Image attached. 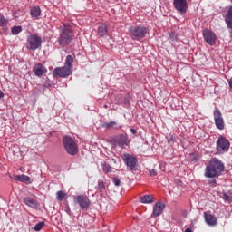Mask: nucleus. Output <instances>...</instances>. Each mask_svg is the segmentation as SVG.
<instances>
[{
	"label": "nucleus",
	"instance_id": "2f4dec72",
	"mask_svg": "<svg viewBox=\"0 0 232 232\" xmlns=\"http://www.w3.org/2000/svg\"><path fill=\"white\" fill-rule=\"evenodd\" d=\"M169 39L170 41H177V34H175V33L169 34Z\"/></svg>",
	"mask_w": 232,
	"mask_h": 232
},
{
	"label": "nucleus",
	"instance_id": "f704fd0d",
	"mask_svg": "<svg viewBox=\"0 0 232 232\" xmlns=\"http://www.w3.org/2000/svg\"><path fill=\"white\" fill-rule=\"evenodd\" d=\"M150 177H157V170L155 169L150 170Z\"/></svg>",
	"mask_w": 232,
	"mask_h": 232
},
{
	"label": "nucleus",
	"instance_id": "0eeeda50",
	"mask_svg": "<svg viewBox=\"0 0 232 232\" xmlns=\"http://www.w3.org/2000/svg\"><path fill=\"white\" fill-rule=\"evenodd\" d=\"M216 150L218 155H224V153H227L229 151V140L224 137H219L217 140Z\"/></svg>",
	"mask_w": 232,
	"mask_h": 232
},
{
	"label": "nucleus",
	"instance_id": "7ed1b4c3",
	"mask_svg": "<svg viewBox=\"0 0 232 232\" xmlns=\"http://www.w3.org/2000/svg\"><path fill=\"white\" fill-rule=\"evenodd\" d=\"M149 32L150 29L144 25H133L129 28V35L132 41H140L144 39Z\"/></svg>",
	"mask_w": 232,
	"mask_h": 232
},
{
	"label": "nucleus",
	"instance_id": "20e7f679",
	"mask_svg": "<svg viewBox=\"0 0 232 232\" xmlns=\"http://www.w3.org/2000/svg\"><path fill=\"white\" fill-rule=\"evenodd\" d=\"M63 144L65 151L69 155H77L79 153V147L77 146V141L70 137V136H64L63 139Z\"/></svg>",
	"mask_w": 232,
	"mask_h": 232
},
{
	"label": "nucleus",
	"instance_id": "72a5a7b5",
	"mask_svg": "<svg viewBox=\"0 0 232 232\" xmlns=\"http://www.w3.org/2000/svg\"><path fill=\"white\" fill-rule=\"evenodd\" d=\"M112 182L116 186H121V179H119V178H113Z\"/></svg>",
	"mask_w": 232,
	"mask_h": 232
},
{
	"label": "nucleus",
	"instance_id": "b1692460",
	"mask_svg": "<svg viewBox=\"0 0 232 232\" xmlns=\"http://www.w3.org/2000/svg\"><path fill=\"white\" fill-rule=\"evenodd\" d=\"M23 32V27L21 26H14L11 29V34L13 35H17L18 34H21Z\"/></svg>",
	"mask_w": 232,
	"mask_h": 232
},
{
	"label": "nucleus",
	"instance_id": "473e14b6",
	"mask_svg": "<svg viewBox=\"0 0 232 232\" xmlns=\"http://www.w3.org/2000/svg\"><path fill=\"white\" fill-rule=\"evenodd\" d=\"M221 198H223V200L229 202V195H227V193L223 192L221 195Z\"/></svg>",
	"mask_w": 232,
	"mask_h": 232
},
{
	"label": "nucleus",
	"instance_id": "f8f14e48",
	"mask_svg": "<svg viewBox=\"0 0 232 232\" xmlns=\"http://www.w3.org/2000/svg\"><path fill=\"white\" fill-rule=\"evenodd\" d=\"M214 121L218 130H224V118L222 117V112L218 108H215L213 111Z\"/></svg>",
	"mask_w": 232,
	"mask_h": 232
},
{
	"label": "nucleus",
	"instance_id": "ddd939ff",
	"mask_svg": "<svg viewBox=\"0 0 232 232\" xmlns=\"http://www.w3.org/2000/svg\"><path fill=\"white\" fill-rule=\"evenodd\" d=\"M113 144L115 147L120 146V148H123V146H128L130 144V140H128V136L119 134L113 138Z\"/></svg>",
	"mask_w": 232,
	"mask_h": 232
},
{
	"label": "nucleus",
	"instance_id": "393cba45",
	"mask_svg": "<svg viewBox=\"0 0 232 232\" xmlns=\"http://www.w3.org/2000/svg\"><path fill=\"white\" fill-rule=\"evenodd\" d=\"M56 197H57V200L61 202L64 200V197H66V193H64V191L63 190H60L56 193Z\"/></svg>",
	"mask_w": 232,
	"mask_h": 232
},
{
	"label": "nucleus",
	"instance_id": "79ce46f5",
	"mask_svg": "<svg viewBox=\"0 0 232 232\" xmlns=\"http://www.w3.org/2000/svg\"><path fill=\"white\" fill-rule=\"evenodd\" d=\"M185 232H193L190 228H186Z\"/></svg>",
	"mask_w": 232,
	"mask_h": 232
},
{
	"label": "nucleus",
	"instance_id": "ea45409f",
	"mask_svg": "<svg viewBox=\"0 0 232 232\" xmlns=\"http://www.w3.org/2000/svg\"><path fill=\"white\" fill-rule=\"evenodd\" d=\"M5 97V93H3L1 91H0V99H3Z\"/></svg>",
	"mask_w": 232,
	"mask_h": 232
},
{
	"label": "nucleus",
	"instance_id": "412c9836",
	"mask_svg": "<svg viewBox=\"0 0 232 232\" xmlns=\"http://www.w3.org/2000/svg\"><path fill=\"white\" fill-rule=\"evenodd\" d=\"M98 35H100V37L108 35V26H106V24H103L98 27Z\"/></svg>",
	"mask_w": 232,
	"mask_h": 232
},
{
	"label": "nucleus",
	"instance_id": "a878e982",
	"mask_svg": "<svg viewBox=\"0 0 232 232\" xmlns=\"http://www.w3.org/2000/svg\"><path fill=\"white\" fill-rule=\"evenodd\" d=\"M102 169L105 173H111V166L108 163H103L102 165Z\"/></svg>",
	"mask_w": 232,
	"mask_h": 232
},
{
	"label": "nucleus",
	"instance_id": "f3484780",
	"mask_svg": "<svg viewBox=\"0 0 232 232\" xmlns=\"http://www.w3.org/2000/svg\"><path fill=\"white\" fill-rule=\"evenodd\" d=\"M204 217L208 226H217V217L208 214V212H204Z\"/></svg>",
	"mask_w": 232,
	"mask_h": 232
},
{
	"label": "nucleus",
	"instance_id": "423d86ee",
	"mask_svg": "<svg viewBox=\"0 0 232 232\" xmlns=\"http://www.w3.org/2000/svg\"><path fill=\"white\" fill-rule=\"evenodd\" d=\"M74 204H78L82 211H88L90 206H92V201L87 196L78 195L73 198Z\"/></svg>",
	"mask_w": 232,
	"mask_h": 232
},
{
	"label": "nucleus",
	"instance_id": "e433bc0d",
	"mask_svg": "<svg viewBox=\"0 0 232 232\" xmlns=\"http://www.w3.org/2000/svg\"><path fill=\"white\" fill-rule=\"evenodd\" d=\"M123 102V104H129L130 103V96H125L124 101L121 102Z\"/></svg>",
	"mask_w": 232,
	"mask_h": 232
},
{
	"label": "nucleus",
	"instance_id": "4c0bfd02",
	"mask_svg": "<svg viewBox=\"0 0 232 232\" xmlns=\"http://www.w3.org/2000/svg\"><path fill=\"white\" fill-rule=\"evenodd\" d=\"M65 213H67V215H72V210L70 209V207H66L65 208Z\"/></svg>",
	"mask_w": 232,
	"mask_h": 232
},
{
	"label": "nucleus",
	"instance_id": "58836bf2",
	"mask_svg": "<svg viewBox=\"0 0 232 232\" xmlns=\"http://www.w3.org/2000/svg\"><path fill=\"white\" fill-rule=\"evenodd\" d=\"M130 132H131L133 135H135V134L137 133V130H135V129H130Z\"/></svg>",
	"mask_w": 232,
	"mask_h": 232
},
{
	"label": "nucleus",
	"instance_id": "1a4fd4ad",
	"mask_svg": "<svg viewBox=\"0 0 232 232\" xmlns=\"http://www.w3.org/2000/svg\"><path fill=\"white\" fill-rule=\"evenodd\" d=\"M72 70L67 67H56L53 71V77H60L61 79H65V77H70L72 75Z\"/></svg>",
	"mask_w": 232,
	"mask_h": 232
},
{
	"label": "nucleus",
	"instance_id": "2eb2a0df",
	"mask_svg": "<svg viewBox=\"0 0 232 232\" xmlns=\"http://www.w3.org/2000/svg\"><path fill=\"white\" fill-rule=\"evenodd\" d=\"M33 72L34 75H36L37 77H41L44 75V73H46L48 70H46V67H44L43 64L38 63L34 67Z\"/></svg>",
	"mask_w": 232,
	"mask_h": 232
},
{
	"label": "nucleus",
	"instance_id": "a19ab883",
	"mask_svg": "<svg viewBox=\"0 0 232 232\" xmlns=\"http://www.w3.org/2000/svg\"><path fill=\"white\" fill-rule=\"evenodd\" d=\"M111 161H112L114 164H117V160H116V159H111Z\"/></svg>",
	"mask_w": 232,
	"mask_h": 232
},
{
	"label": "nucleus",
	"instance_id": "f03ea898",
	"mask_svg": "<svg viewBox=\"0 0 232 232\" xmlns=\"http://www.w3.org/2000/svg\"><path fill=\"white\" fill-rule=\"evenodd\" d=\"M60 34L57 39L60 46H68L72 41H73L74 33L72 25L69 24H64L63 25L60 26Z\"/></svg>",
	"mask_w": 232,
	"mask_h": 232
},
{
	"label": "nucleus",
	"instance_id": "6ab92c4d",
	"mask_svg": "<svg viewBox=\"0 0 232 232\" xmlns=\"http://www.w3.org/2000/svg\"><path fill=\"white\" fill-rule=\"evenodd\" d=\"M15 182H24V184L30 183V176L22 174V175H14L13 178Z\"/></svg>",
	"mask_w": 232,
	"mask_h": 232
},
{
	"label": "nucleus",
	"instance_id": "4468645a",
	"mask_svg": "<svg viewBox=\"0 0 232 232\" xmlns=\"http://www.w3.org/2000/svg\"><path fill=\"white\" fill-rule=\"evenodd\" d=\"M23 202L25 204V206H28V208H31L32 209H37V208H39V202H37V199H35V196L25 197L24 198Z\"/></svg>",
	"mask_w": 232,
	"mask_h": 232
},
{
	"label": "nucleus",
	"instance_id": "7c9ffc66",
	"mask_svg": "<svg viewBox=\"0 0 232 232\" xmlns=\"http://www.w3.org/2000/svg\"><path fill=\"white\" fill-rule=\"evenodd\" d=\"M169 144L171 143V142H175V137H173L172 134H169L167 137H166Z\"/></svg>",
	"mask_w": 232,
	"mask_h": 232
},
{
	"label": "nucleus",
	"instance_id": "cd10ccee",
	"mask_svg": "<svg viewBox=\"0 0 232 232\" xmlns=\"http://www.w3.org/2000/svg\"><path fill=\"white\" fill-rule=\"evenodd\" d=\"M117 125V122L115 121H110V122H105L102 124V128H113V126H116Z\"/></svg>",
	"mask_w": 232,
	"mask_h": 232
},
{
	"label": "nucleus",
	"instance_id": "5701e85b",
	"mask_svg": "<svg viewBox=\"0 0 232 232\" xmlns=\"http://www.w3.org/2000/svg\"><path fill=\"white\" fill-rule=\"evenodd\" d=\"M31 17H39L41 15V8L34 6L31 9Z\"/></svg>",
	"mask_w": 232,
	"mask_h": 232
},
{
	"label": "nucleus",
	"instance_id": "bb28decb",
	"mask_svg": "<svg viewBox=\"0 0 232 232\" xmlns=\"http://www.w3.org/2000/svg\"><path fill=\"white\" fill-rule=\"evenodd\" d=\"M98 189L102 192L104 191V189H106V183H104V181H102V180H99L98 181Z\"/></svg>",
	"mask_w": 232,
	"mask_h": 232
},
{
	"label": "nucleus",
	"instance_id": "c756f323",
	"mask_svg": "<svg viewBox=\"0 0 232 232\" xmlns=\"http://www.w3.org/2000/svg\"><path fill=\"white\" fill-rule=\"evenodd\" d=\"M5 24H6V18L3 14H0V26H5Z\"/></svg>",
	"mask_w": 232,
	"mask_h": 232
},
{
	"label": "nucleus",
	"instance_id": "9d476101",
	"mask_svg": "<svg viewBox=\"0 0 232 232\" xmlns=\"http://www.w3.org/2000/svg\"><path fill=\"white\" fill-rule=\"evenodd\" d=\"M203 39L209 44V46H215L217 43V34L209 29H205L203 31Z\"/></svg>",
	"mask_w": 232,
	"mask_h": 232
},
{
	"label": "nucleus",
	"instance_id": "f257e3e1",
	"mask_svg": "<svg viewBox=\"0 0 232 232\" xmlns=\"http://www.w3.org/2000/svg\"><path fill=\"white\" fill-rule=\"evenodd\" d=\"M224 163L220 160L214 158L207 164L204 177L206 179H218L224 173Z\"/></svg>",
	"mask_w": 232,
	"mask_h": 232
},
{
	"label": "nucleus",
	"instance_id": "dca6fc26",
	"mask_svg": "<svg viewBox=\"0 0 232 232\" xmlns=\"http://www.w3.org/2000/svg\"><path fill=\"white\" fill-rule=\"evenodd\" d=\"M164 208H166V206L162 202H157L153 208L152 217H160V215H162Z\"/></svg>",
	"mask_w": 232,
	"mask_h": 232
},
{
	"label": "nucleus",
	"instance_id": "aec40b11",
	"mask_svg": "<svg viewBox=\"0 0 232 232\" xmlns=\"http://www.w3.org/2000/svg\"><path fill=\"white\" fill-rule=\"evenodd\" d=\"M64 67L67 68L68 70H71V72L73 73V56L72 55L66 56Z\"/></svg>",
	"mask_w": 232,
	"mask_h": 232
},
{
	"label": "nucleus",
	"instance_id": "6e6552de",
	"mask_svg": "<svg viewBox=\"0 0 232 232\" xmlns=\"http://www.w3.org/2000/svg\"><path fill=\"white\" fill-rule=\"evenodd\" d=\"M122 160L130 171H137V158L130 154H123Z\"/></svg>",
	"mask_w": 232,
	"mask_h": 232
},
{
	"label": "nucleus",
	"instance_id": "c9c22d12",
	"mask_svg": "<svg viewBox=\"0 0 232 232\" xmlns=\"http://www.w3.org/2000/svg\"><path fill=\"white\" fill-rule=\"evenodd\" d=\"M209 186L215 187L217 185V179H211L208 181Z\"/></svg>",
	"mask_w": 232,
	"mask_h": 232
},
{
	"label": "nucleus",
	"instance_id": "c85d7f7f",
	"mask_svg": "<svg viewBox=\"0 0 232 232\" xmlns=\"http://www.w3.org/2000/svg\"><path fill=\"white\" fill-rule=\"evenodd\" d=\"M44 225V222H39L34 226V231H41Z\"/></svg>",
	"mask_w": 232,
	"mask_h": 232
},
{
	"label": "nucleus",
	"instance_id": "39448f33",
	"mask_svg": "<svg viewBox=\"0 0 232 232\" xmlns=\"http://www.w3.org/2000/svg\"><path fill=\"white\" fill-rule=\"evenodd\" d=\"M41 44H43V39H41L37 34H31L27 37V50L35 52L37 48H41Z\"/></svg>",
	"mask_w": 232,
	"mask_h": 232
},
{
	"label": "nucleus",
	"instance_id": "a211bd4d",
	"mask_svg": "<svg viewBox=\"0 0 232 232\" xmlns=\"http://www.w3.org/2000/svg\"><path fill=\"white\" fill-rule=\"evenodd\" d=\"M225 23L228 30H232V5L228 8L227 13L225 14Z\"/></svg>",
	"mask_w": 232,
	"mask_h": 232
},
{
	"label": "nucleus",
	"instance_id": "4be33fe9",
	"mask_svg": "<svg viewBox=\"0 0 232 232\" xmlns=\"http://www.w3.org/2000/svg\"><path fill=\"white\" fill-rule=\"evenodd\" d=\"M141 204H151L153 202V197L151 195H145L140 198Z\"/></svg>",
	"mask_w": 232,
	"mask_h": 232
},
{
	"label": "nucleus",
	"instance_id": "9b49d317",
	"mask_svg": "<svg viewBox=\"0 0 232 232\" xmlns=\"http://www.w3.org/2000/svg\"><path fill=\"white\" fill-rule=\"evenodd\" d=\"M173 5L178 14L182 15L188 12V0H173Z\"/></svg>",
	"mask_w": 232,
	"mask_h": 232
}]
</instances>
